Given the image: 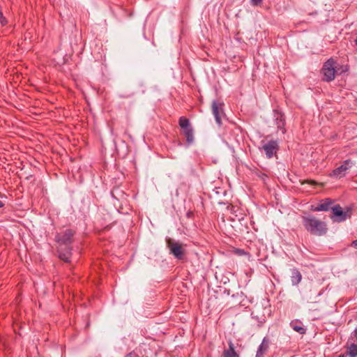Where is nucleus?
<instances>
[{"mask_svg":"<svg viewBox=\"0 0 357 357\" xmlns=\"http://www.w3.org/2000/svg\"><path fill=\"white\" fill-rule=\"evenodd\" d=\"M355 43H356V45H357V38H356V40H355Z\"/></svg>","mask_w":357,"mask_h":357,"instance_id":"obj_29","label":"nucleus"},{"mask_svg":"<svg viewBox=\"0 0 357 357\" xmlns=\"http://www.w3.org/2000/svg\"><path fill=\"white\" fill-rule=\"evenodd\" d=\"M353 334H354V337H355V338L356 339V340H357V327H356V329L354 330V333H353Z\"/></svg>","mask_w":357,"mask_h":357,"instance_id":"obj_26","label":"nucleus"},{"mask_svg":"<svg viewBox=\"0 0 357 357\" xmlns=\"http://www.w3.org/2000/svg\"><path fill=\"white\" fill-rule=\"evenodd\" d=\"M166 243L170 254L176 259L181 260L184 258L185 250L181 243L170 238L166 239Z\"/></svg>","mask_w":357,"mask_h":357,"instance_id":"obj_5","label":"nucleus"},{"mask_svg":"<svg viewBox=\"0 0 357 357\" xmlns=\"http://www.w3.org/2000/svg\"><path fill=\"white\" fill-rule=\"evenodd\" d=\"M133 356H136L134 352H130L127 354L125 357H132Z\"/></svg>","mask_w":357,"mask_h":357,"instance_id":"obj_25","label":"nucleus"},{"mask_svg":"<svg viewBox=\"0 0 357 357\" xmlns=\"http://www.w3.org/2000/svg\"><path fill=\"white\" fill-rule=\"evenodd\" d=\"M301 220L305 229L310 234L321 236L327 233L326 223L317 218L314 215L306 214L301 216Z\"/></svg>","mask_w":357,"mask_h":357,"instance_id":"obj_2","label":"nucleus"},{"mask_svg":"<svg viewBox=\"0 0 357 357\" xmlns=\"http://www.w3.org/2000/svg\"><path fill=\"white\" fill-rule=\"evenodd\" d=\"M335 64L336 61L331 58L328 59L323 65L321 72L323 75L322 80L324 82H331L335 77Z\"/></svg>","mask_w":357,"mask_h":357,"instance_id":"obj_4","label":"nucleus"},{"mask_svg":"<svg viewBox=\"0 0 357 357\" xmlns=\"http://www.w3.org/2000/svg\"><path fill=\"white\" fill-rule=\"evenodd\" d=\"M302 183L303 184V183H309V184H312V185H317V183L315 181H313V180H306L304 182H303Z\"/></svg>","mask_w":357,"mask_h":357,"instance_id":"obj_23","label":"nucleus"},{"mask_svg":"<svg viewBox=\"0 0 357 357\" xmlns=\"http://www.w3.org/2000/svg\"><path fill=\"white\" fill-rule=\"evenodd\" d=\"M178 125L181 128L182 134L186 139V144L191 145L194 142V130L190 124V120L185 117L181 116L178 119Z\"/></svg>","mask_w":357,"mask_h":357,"instance_id":"obj_3","label":"nucleus"},{"mask_svg":"<svg viewBox=\"0 0 357 357\" xmlns=\"http://www.w3.org/2000/svg\"><path fill=\"white\" fill-rule=\"evenodd\" d=\"M231 221H238L241 225H245L246 214L238 206H231L230 208Z\"/></svg>","mask_w":357,"mask_h":357,"instance_id":"obj_8","label":"nucleus"},{"mask_svg":"<svg viewBox=\"0 0 357 357\" xmlns=\"http://www.w3.org/2000/svg\"><path fill=\"white\" fill-rule=\"evenodd\" d=\"M291 284L293 285H298L302 280V275L301 272L297 268H293L291 269Z\"/></svg>","mask_w":357,"mask_h":357,"instance_id":"obj_15","label":"nucleus"},{"mask_svg":"<svg viewBox=\"0 0 357 357\" xmlns=\"http://www.w3.org/2000/svg\"><path fill=\"white\" fill-rule=\"evenodd\" d=\"M271 344V340L268 337H264L259 345L255 357H263L268 351Z\"/></svg>","mask_w":357,"mask_h":357,"instance_id":"obj_13","label":"nucleus"},{"mask_svg":"<svg viewBox=\"0 0 357 357\" xmlns=\"http://www.w3.org/2000/svg\"><path fill=\"white\" fill-rule=\"evenodd\" d=\"M347 355V353L346 354H342L340 355H339L338 357H346Z\"/></svg>","mask_w":357,"mask_h":357,"instance_id":"obj_28","label":"nucleus"},{"mask_svg":"<svg viewBox=\"0 0 357 357\" xmlns=\"http://www.w3.org/2000/svg\"><path fill=\"white\" fill-rule=\"evenodd\" d=\"M353 165L352 161L350 159H347L344 161L343 164L335 168L333 172L331 174V176H334L335 178H342L345 176L346 172Z\"/></svg>","mask_w":357,"mask_h":357,"instance_id":"obj_9","label":"nucleus"},{"mask_svg":"<svg viewBox=\"0 0 357 357\" xmlns=\"http://www.w3.org/2000/svg\"><path fill=\"white\" fill-rule=\"evenodd\" d=\"M0 23H1V26H5L8 23L7 20L3 15L2 10L1 8H0Z\"/></svg>","mask_w":357,"mask_h":357,"instance_id":"obj_18","label":"nucleus"},{"mask_svg":"<svg viewBox=\"0 0 357 357\" xmlns=\"http://www.w3.org/2000/svg\"><path fill=\"white\" fill-rule=\"evenodd\" d=\"M347 355L349 356V357H356L357 356V344H351L346 351Z\"/></svg>","mask_w":357,"mask_h":357,"instance_id":"obj_17","label":"nucleus"},{"mask_svg":"<svg viewBox=\"0 0 357 357\" xmlns=\"http://www.w3.org/2000/svg\"><path fill=\"white\" fill-rule=\"evenodd\" d=\"M223 357H239L234 349V344L231 341L229 342V348L223 351Z\"/></svg>","mask_w":357,"mask_h":357,"instance_id":"obj_16","label":"nucleus"},{"mask_svg":"<svg viewBox=\"0 0 357 357\" xmlns=\"http://www.w3.org/2000/svg\"><path fill=\"white\" fill-rule=\"evenodd\" d=\"M256 175L263 181H265L268 178V175L266 174L261 172H256Z\"/></svg>","mask_w":357,"mask_h":357,"instance_id":"obj_19","label":"nucleus"},{"mask_svg":"<svg viewBox=\"0 0 357 357\" xmlns=\"http://www.w3.org/2000/svg\"><path fill=\"white\" fill-rule=\"evenodd\" d=\"M267 158L270 159L275 155L279 149V145L276 140H270L264 143L261 148Z\"/></svg>","mask_w":357,"mask_h":357,"instance_id":"obj_7","label":"nucleus"},{"mask_svg":"<svg viewBox=\"0 0 357 357\" xmlns=\"http://www.w3.org/2000/svg\"><path fill=\"white\" fill-rule=\"evenodd\" d=\"M234 253L237 254L239 256H243L247 254L246 252L243 249H236L234 250Z\"/></svg>","mask_w":357,"mask_h":357,"instance_id":"obj_20","label":"nucleus"},{"mask_svg":"<svg viewBox=\"0 0 357 357\" xmlns=\"http://www.w3.org/2000/svg\"><path fill=\"white\" fill-rule=\"evenodd\" d=\"M351 245L355 248L357 249V239L355 241H353Z\"/></svg>","mask_w":357,"mask_h":357,"instance_id":"obj_24","label":"nucleus"},{"mask_svg":"<svg viewBox=\"0 0 357 357\" xmlns=\"http://www.w3.org/2000/svg\"><path fill=\"white\" fill-rule=\"evenodd\" d=\"M4 206V203L0 200V208Z\"/></svg>","mask_w":357,"mask_h":357,"instance_id":"obj_27","label":"nucleus"},{"mask_svg":"<svg viewBox=\"0 0 357 357\" xmlns=\"http://www.w3.org/2000/svg\"><path fill=\"white\" fill-rule=\"evenodd\" d=\"M333 201L331 199L327 198L323 199L317 205H312L310 210L312 211H328L331 207Z\"/></svg>","mask_w":357,"mask_h":357,"instance_id":"obj_12","label":"nucleus"},{"mask_svg":"<svg viewBox=\"0 0 357 357\" xmlns=\"http://www.w3.org/2000/svg\"><path fill=\"white\" fill-rule=\"evenodd\" d=\"M290 326L294 331L298 332L301 335L306 333V328L303 326V322L298 319H294L290 322Z\"/></svg>","mask_w":357,"mask_h":357,"instance_id":"obj_14","label":"nucleus"},{"mask_svg":"<svg viewBox=\"0 0 357 357\" xmlns=\"http://www.w3.org/2000/svg\"><path fill=\"white\" fill-rule=\"evenodd\" d=\"M273 117L278 129L280 130L282 134H284L286 132L284 114L280 110L276 109L273 110Z\"/></svg>","mask_w":357,"mask_h":357,"instance_id":"obj_11","label":"nucleus"},{"mask_svg":"<svg viewBox=\"0 0 357 357\" xmlns=\"http://www.w3.org/2000/svg\"><path fill=\"white\" fill-rule=\"evenodd\" d=\"M333 215H331V218L333 221H336L338 222H343L347 220L348 217L350 216L348 214V211H343L342 207L340 205H335L332 207Z\"/></svg>","mask_w":357,"mask_h":357,"instance_id":"obj_10","label":"nucleus"},{"mask_svg":"<svg viewBox=\"0 0 357 357\" xmlns=\"http://www.w3.org/2000/svg\"><path fill=\"white\" fill-rule=\"evenodd\" d=\"M76 231L73 229H66L55 236V241L57 243V252L59 258L66 263L71 261L72 244L74 242V237Z\"/></svg>","mask_w":357,"mask_h":357,"instance_id":"obj_1","label":"nucleus"},{"mask_svg":"<svg viewBox=\"0 0 357 357\" xmlns=\"http://www.w3.org/2000/svg\"><path fill=\"white\" fill-rule=\"evenodd\" d=\"M262 1L263 0H251V3L253 6H259L261 4Z\"/></svg>","mask_w":357,"mask_h":357,"instance_id":"obj_22","label":"nucleus"},{"mask_svg":"<svg viewBox=\"0 0 357 357\" xmlns=\"http://www.w3.org/2000/svg\"><path fill=\"white\" fill-rule=\"evenodd\" d=\"M224 102L220 100H213L211 109L216 123L219 126L222 125L221 116L224 114Z\"/></svg>","mask_w":357,"mask_h":357,"instance_id":"obj_6","label":"nucleus"},{"mask_svg":"<svg viewBox=\"0 0 357 357\" xmlns=\"http://www.w3.org/2000/svg\"><path fill=\"white\" fill-rule=\"evenodd\" d=\"M186 217L190 219H192L195 217V213L192 211H188L186 213Z\"/></svg>","mask_w":357,"mask_h":357,"instance_id":"obj_21","label":"nucleus"}]
</instances>
